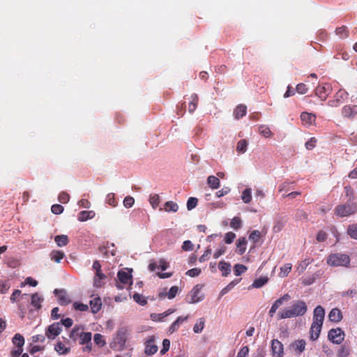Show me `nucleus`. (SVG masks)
<instances>
[{
	"mask_svg": "<svg viewBox=\"0 0 357 357\" xmlns=\"http://www.w3.org/2000/svg\"><path fill=\"white\" fill-rule=\"evenodd\" d=\"M307 310V306L303 301H296L290 307L279 312L278 319H284L304 315Z\"/></svg>",
	"mask_w": 357,
	"mask_h": 357,
	"instance_id": "nucleus-1",
	"label": "nucleus"
},
{
	"mask_svg": "<svg viewBox=\"0 0 357 357\" xmlns=\"http://www.w3.org/2000/svg\"><path fill=\"white\" fill-rule=\"evenodd\" d=\"M326 262L331 266H348L350 263V258L346 254L334 253L328 257Z\"/></svg>",
	"mask_w": 357,
	"mask_h": 357,
	"instance_id": "nucleus-2",
	"label": "nucleus"
},
{
	"mask_svg": "<svg viewBox=\"0 0 357 357\" xmlns=\"http://www.w3.org/2000/svg\"><path fill=\"white\" fill-rule=\"evenodd\" d=\"M357 211L356 203H345L337 205L334 209V213L338 217L344 218L354 214Z\"/></svg>",
	"mask_w": 357,
	"mask_h": 357,
	"instance_id": "nucleus-3",
	"label": "nucleus"
},
{
	"mask_svg": "<svg viewBox=\"0 0 357 357\" xmlns=\"http://www.w3.org/2000/svg\"><path fill=\"white\" fill-rule=\"evenodd\" d=\"M128 335V331L126 328H120L116 331V333L114 337L113 347L119 351L123 350L125 348Z\"/></svg>",
	"mask_w": 357,
	"mask_h": 357,
	"instance_id": "nucleus-4",
	"label": "nucleus"
},
{
	"mask_svg": "<svg viewBox=\"0 0 357 357\" xmlns=\"http://www.w3.org/2000/svg\"><path fill=\"white\" fill-rule=\"evenodd\" d=\"M202 286L199 284L195 285L190 292L186 296V302L188 303H196L202 301L204 295L202 293Z\"/></svg>",
	"mask_w": 357,
	"mask_h": 357,
	"instance_id": "nucleus-5",
	"label": "nucleus"
},
{
	"mask_svg": "<svg viewBox=\"0 0 357 357\" xmlns=\"http://www.w3.org/2000/svg\"><path fill=\"white\" fill-rule=\"evenodd\" d=\"M348 93L344 89H340L334 95L333 98L328 102V105L332 107H339L348 98Z\"/></svg>",
	"mask_w": 357,
	"mask_h": 357,
	"instance_id": "nucleus-6",
	"label": "nucleus"
},
{
	"mask_svg": "<svg viewBox=\"0 0 357 357\" xmlns=\"http://www.w3.org/2000/svg\"><path fill=\"white\" fill-rule=\"evenodd\" d=\"M328 338L333 343L340 344L344 338V333L340 328H333L328 331Z\"/></svg>",
	"mask_w": 357,
	"mask_h": 357,
	"instance_id": "nucleus-7",
	"label": "nucleus"
},
{
	"mask_svg": "<svg viewBox=\"0 0 357 357\" xmlns=\"http://www.w3.org/2000/svg\"><path fill=\"white\" fill-rule=\"evenodd\" d=\"M325 317V310L321 305L317 306L313 311L312 324L322 326Z\"/></svg>",
	"mask_w": 357,
	"mask_h": 357,
	"instance_id": "nucleus-8",
	"label": "nucleus"
},
{
	"mask_svg": "<svg viewBox=\"0 0 357 357\" xmlns=\"http://www.w3.org/2000/svg\"><path fill=\"white\" fill-rule=\"evenodd\" d=\"M62 329L59 322L53 323L50 325L45 331V335L49 339H54L55 337L58 336Z\"/></svg>",
	"mask_w": 357,
	"mask_h": 357,
	"instance_id": "nucleus-9",
	"label": "nucleus"
},
{
	"mask_svg": "<svg viewBox=\"0 0 357 357\" xmlns=\"http://www.w3.org/2000/svg\"><path fill=\"white\" fill-rule=\"evenodd\" d=\"M341 114L344 118L349 119H354L355 116L357 115V105H344L342 109Z\"/></svg>",
	"mask_w": 357,
	"mask_h": 357,
	"instance_id": "nucleus-10",
	"label": "nucleus"
},
{
	"mask_svg": "<svg viewBox=\"0 0 357 357\" xmlns=\"http://www.w3.org/2000/svg\"><path fill=\"white\" fill-rule=\"evenodd\" d=\"M331 91V86L328 84L324 85L318 86L314 90L315 95L318 96L321 100H326L328 93Z\"/></svg>",
	"mask_w": 357,
	"mask_h": 357,
	"instance_id": "nucleus-11",
	"label": "nucleus"
},
{
	"mask_svg": "<svg viewBox=\"0 0 357 357\" xmlns=\"http://www.w3.org/2000/svg\"><path fill=\"white\" fill-rule=\"evenodd\" d=\"M144 344V352L146 355L151 356L157 352L158 347L155 344V338L153 336L150 337L149 339L145 342Z\"/></svg>",
	"mask_w": 357,
	"mask_h": 357,
	"instance_id": "nucleus-12",
	"label": "nucleus"
},
{
	"mask_svg": "<svg viewBox=\"0 0 357 357\" xmlns=\"http://www.w3.org/2000/svg\"><path fill=\"white\" fill-rule=\"evenodd\" d=\"M54 293L58 296V301L61 305H67L70 303V298L67 293L62 289H55Z\"/></svg>",
	"mask_w": 357,
	"mask_h": 357,
	"instance_id": "nucleus-13",
	"label": "nucleus"
},
{
	"mask_svg": "<svg viewBox=\"0 0 357 357\" xmlns=\"http://www.w3.org/2000/svg\"><path fill=\"white\" fill-rule=\"evenodd\" d=\"M271 349L273 355H277L278 357H282L283 355V344L278 340L274 339L272 340Z\"/></svg>",
	"mask_w": 357,
	"mask_h": 357,
	"instance_id": "nucleus-14",
	"label": "nucleus"
},
{
	"mask_svg": "<svg viewBox=\"0 0 357 357\" xmlns=\"http://www.w3.org/2000/svg\"><path fill=\"white\" fill-rule=\"evenodd\" d=\"M248 241L245 237H240L236 242V252L239 255H243L247 248Z\"/></svg>",
	"mask_w": 357,
	"mask_h": 357,
	"instance_id": "nucleus-15",
	"label": "nucleus"
},
{
	"mask_svg": "<svg viewBox=\"0 0 357 357\" xmlns=\"http://www.w3.org/2000/svg\"><path fill=\"white\" fill-rule=\"evenodd\" d=\"M189 318V316L187 315L185 317L180 316L178 317L176 321H174L169 327L168 332L169 333H173L175 331H178L180 325L183 324L185 321H187Z\"/></svg>",
	"mask_w": 357,
	"mask_h": 357,
	"instance_id": "nucleus-16",
	"label": "nucleus"
},
{
	"mask_svg": "<svg viewBox=\"0 0 357 357\" xmlns=\"http://www.w3.org/2000/svg\"><path fill=\"white\" fill-rule=\"evenodd\" d=\"M301 119L303 123L310 126L315 121L316 116L312 113L303 112L301 114Z\"/></svg>",
	"mask_w": 357,
	"mask_h": 357,
	"instance_id": "nucleus-17",
	"label": "nucleus"
},
{
	"mask_svg": "<svg viewBox=\"0 0 357 357\" xmlns=\"http://www.w3.org/2000/svg\"><path fill=\"white\" fill-rule=\"evenodd\" d=\"M89 303L91 312L93 314H96L100 310L102 307V301L99 296L95 297L93 299L91 300Z\"/></svg>",
	"mask_w": 357,
	"mask_h": 357,
	"instance_id": "nucleus-18",
	"label": "nucleus"
},
{
	"mask_svg": "<svg viewBox=\"0 0 357 357\" xmlns=\"http://www.w3.org/2000/svg\"><path fill=\"white\" fill-rule=\"evenodd\" d=\"M117 278L120 283L123 284L131 283L132 276L124 271H119Z\"/></svg>",
	"mask_w": 357,
	"mask_h": 357,
	"instance_id": "nucleus-19",
	"label": "nucleus"
},
{
	"mask_svg": "<svg viewBox=\"0 0 357 357\" xmlns=\"http://www.w3.org/2000/svg\"><path fill=\"white\" fill-rule=\"evenodd\" d=\"M247 107L245 105H238L234 110L233 114L236 119H240L246 114Z\"/></svg>",
	"mask_w": 357,
	"mask_h": 357,
	"instance_id": "nucleus-20",
	"label": "nucleus"
},
{
	"mask_svg": "<svg viewBox=\"0 0 357 357\" xmlns=\"http://www.w3.org/2000/svg\"><path fill=\"white\" fill-rule=\"evenodd\" d=\"M328 318L331 321L338 322L342 320V314L339 309L333 308L329 312Z\"/></svg>",
	"mask_w": 357,
	"mask_h": 357,
	"instance_id": "nucleus-21",
	"label": "nucleus"
},
{
	"mask_svg": "<svg viewBox=\"0 0 357 357\" xmlns=\"http://www.w3.org/2000/svg\"><path fill=\"white\" fill-rule=\"evenodd\" d=\"M43 301L42 298L38 293H35L31 296V305L36 310H39L41 307V303Z\"/></svg>",
	"mask_w": 357,
	"mask_h": 357,
	"instance_id": "nucleus-22",
	"label": "nucleus"
},
{
	"mask_svg": "<svg viewBox=\"0 0 357 357\" xmlns=\"http://www.w3.org/2000/svg\"><path fill=\"white\" fill-rule=\"evenodd\" d=\"M322 326L312 324L310 327V339L313 341L317 340L321 330Z\"/></svg>",
	"mask_w": 357,
	"mask_h": 357,
	"instance_id": "nucleus-23",
	"label": "nucleus"
},
{
	"mask_svg": "<svg viewBox=\"0 0 357 357\" xmlns=\"http://www.w3.org/2000/svg\"><path fill=\"white\" fill-rule=\"evenodd\" d=\"M291 347L294 350H295V351L298 352V354H301L305 350V341L303 340H296L291 344Z\"/></svg>",
	"mask_w": 357,
	"mask_h": 357,
	"instance_id": "nucleus-24",
	"label": "nucleus"
},
{
	"mask_svg": "<svg viewBox=\"0 0 357 357\" xmlns=\"http://www.w3.org/2000/svg\"><path fill=\"white\" fill-rule=\"evenodd\" d=\"M179 291V289L177 286H173L170 288L169 291L167 293H160L159 297L160 298H164L165 296H167L169 299H173L176 297L178 292Z\"/></svg>",
	"mask_w": 357,
	"mask_h": 357,
	"instance_id": "nucleus-25",
	"label": "nucleus"
},
{
	"mask_svg": "<svg viewBox=\"0 0 357 357\" xmlns=\"http://www.w3.org/2000/svg\"><path fill=\"white\" fill-rule=\"evenodd\" d=\"M207 184L212 189H218L220 186V181L218 177L209 176L207 178Z\"/></svg>",
	"mask_w": 357,
	"mask_h": 357,
	"instance_id": "nucleus-26",
	"label": "nucleus"
},
{
	"mask_svg": "<svg viewBox=\"0 0 357 357\" xmlns=\"http://www.w3.org/2000/svg\"><path fill=\"white\" fill-rule=\"evenodd\" d=\"M95 215L93 211H82L78 214V220L79 221H86L89 219H92Z\"/></svg>",
	"mask_w": 357,
	"mask_h": 357,
	"instance_id": "nucleus-27",
	"label": "nucleus"
},
{
	"mask_svg": "<svg viewBox=\"0 0 357 357\" xmlns=\"http://www.w3.org/2000/svg\"><path fill=\"white\" fill-rule=\"evenodd\" d=\"M199 102L198 96L193 93L190 96V102L188 105V111L190 113H192L197 108Z\"/></svg>",
	"mask_w": 357,
	"mask_h": 357,
	"instance_id": "nucleus-28",
	"label": "nucleus"
},
{
	"mask_svg": "<svg viewBox=\"0 0 357 357\" xmlns=\"http://www.w3.org/2000/svg\"><path fill=\"white\" fill-rule=\"evenodd\" d=\"M64 256V252L61 250H53L50 253L51 259L56 263H59Z\"/></svg>",
	"mask_w": 357,
	"mask_h": 357,
	"instance_id": "nucleus-29",
	"label": "nucleus"
},
{
	"mask_svg": "<svg viewBox=\"0 0 357 357\" xmlns=\"http://www.w3.org/2000/svg\"><path fill=\"white\" fill-rule=\"evenodd\" d=\"M54 241L59 247H63L66 245L68 242V237L67 235H57L54 238Z\"/></svg>",
	"mask_w": 357,
	"mask_h": 357,
	"instance_id": "nucleus-30",
	"label": "nucleus"
},
{
	"mask_svg": "<svg viewBox=\"0 0 357 357\" xmlns=\"http://www.w3.org/2000/svg\"><path fill=\"white\" fill-rule=\"evenodd\" d=\"M219 269L222 271V275L227 276L231 271V266L229 263L221 261L218 265Z\"/></svg>",
	"mask_w": 357,
	"mask_h": 357,
	"instance_id": "nucleus-31",
	"label": "nucleus"
},
{
	"mask_svg": "<svg viewBox=\"0 0 357 357\" xmlns=\"http://www.w3.org/2000/svg\"><path fill=\"white\" fill-rule=\"evenodd\" d=\"M335 33L340 38H347L349 36V30L346 26H342L335 29Z\"/></svg>",
	"mask_w": 357,
	"mask_h": 357,
	"instance_id": "nucleus-32",
	"label": "nucleus"
},
{
	"mask_svg": "<svg viewBox=\"0 0 357 357\" xmlns=\"http://www.w3.org/2000/svg\"><path fill=\"white\" fill-rule=\"evenodd\" d=\"M205 325L204 318H199L193 327V331L195 333H200L203 331Z\"/></svg>",
	"mask_w": 357,
	"mask_h": 357,
	"instance_id": "nucleus-33",
	"label": "nucleus"
},
{
	"mask_svg": "<svg viewBox=\"0 0 357 357\" xmlns=\"http://www.w3.org/2000/svg\"><path fill=\"white\" fill-rule=\"evenodd\" d=\"M13 343L17 347L22 348L24 344V338L21 334L16 333L13 338Z\"/></svg>",
	"mask_w": 357,
	"mask_h": 357,
	"instance_id": "nucleus-34",
	"label": "nucleus"
},
{
	"mask_svg": "<svg viewBox=\"0 0 357 357\" xmlns=\"http://www.w3.org/2000/svg\"><path fill=\"white\" fill-rule=\"evenodd\" d=\"M290 299L291 296L289 294H285L284 295L277 299L273 304V305L278 309V307H280L284 303V302H287Z\"/></svg>",
	"mask_w": 357,
	"mask_h": 357,
	"instance_id": "nucleus-35",
	"label": "nucleus"
},
{
	"mask_svg": "<svg viewBox=\"0 0 357 357\" xmlns=\"http://www.w3.org/2000/svg\"><path fill=\"white\" fill-rule=\"evenodd\" d=\"M292 268V265L290 263H287L282 267H280V271L279 273V276L281 278H284L287 276L289 273Z\"/></svg>",
	"mask_w": 357,
	"mask_h": 357,
	"instance_id": "nucleus-36",
	"label": "nucleus"
},
{
	"mask_svg": "<svg viewBox=\"0 0 357 357\" xmlns=\"http://www.w3.org/2000/svg\"><path fill=\"white\" fill-rule=\"evenodd\" d=\"M80 344H89L91 340V333L90 332H81L79 334Z\"/></svg>",
	"mask_w": 357,
	"mask_h": 357,
	"instance_id": "nucleus-37",
	"label": "nucleus"
},
{
	"mask_svg": "<svg viewBox=\"0 0 357 357\" xmlns=\"http://www.w3.org/2000/svg\"><path fill=\"white\" fill-rule=\"evenodd\" d=\"M241 199L245 204H248L251 202L252 192L250 188H246L242 192Z\"/></svg>",
	"mask_w": 357,
	"mask_h": 357,
	"instance_id": "nucleus-38",
	"label": "nucleus"
},
{
	"mask_svg": "<svg viewBox=\"0 0 357 357\" xmlns=\"http://www.w3.org/2000/svg\"><path fill=\"white\" fill-rule=\"evenodd\" d=\"M54 349L59 354H66L70 351V348L66 347L65 345L61 342H58L55 345Z\"/></svg>",
	"mask_w": 357,
	"mask_h": 357,
	"instance_id": "nucleus-39",
	"label": "nucleus"
},
{
	"mask_svg": "<svg viewBox=\"0 0 357 357\" xmlns=\"http://www.w3.org/2000/svg\"><path fill=\"white\" fill-rule=\"evenodd\" d=\"M93 268L95 270V275L94 276H98L102 278H106V275L102 273L101 271V265L99 263L98 261H95L93 264Z\"/></svg>",
	"mask_w": 357,
	"mask_h": 357,
	"instance_id": "nucleus-40",
	"label": "nucleus"
},
{
	"mask_svg": "<svg viewBox=\"0 0 357 357\" xmlns=\"http://www.w3.org/2000/svg\"><path fill=\"white\" fill-rule=\"evenodd\" d=\"M230 226L235 230L239 229L242 227V220L239 217H234L231 219Z\"/></svg>",
	"mask_w": 357,
	"mask_h": 357,
	"instance_id": "nucleus-41",
	"label": "nucleus"
},
{
	"mask_svg": "<svg viewBox=\"0 0 357 357\" xmlns=\"http://www.w3.org/2000/svg\"><path fill=\"white\" fill-rule=\"evenodd\" d=\"M247 146V141L245 139H241L237 143L236 151L239 153H243L246 151Z\"/></svg>",
	"mask_w": 357,
	"mask_h": 357,
	"instance_id": "nucleus-42",
	"label": "nucleus"
},
{
	"mask_svg": "<svg viewBox=\"0 0 357 357\" xmlns=\"http://www.w3.org/2000/svg\"><path fill=\"white\" fill-rule=\"evenodd\" d=\"M165 209L166 211L176 212L178 209V206L176 203L169 201L165 203Z\"/></svg>",
	"mask_w": 357,
	"mask_h": 357,
	"instance_id": "nucleus-43",
	"label": "nucleus"
},
{
	"mask_svg": "<svg viewBox=\"0 0 357 357\" xmlns=\"http://www.w3.org/2000/svg\"><path fill=\"white\" fill-rule=\"evenodd\" d=\"M347 234L351 238L357 239V224H353L348 226Z\"/></svg>",
	"mask_w": 357,
	"mask_h": 357,
	"instance_id": "nucleus-44",
	"label": "nucleus"
},
{
	"mask_svg": "<svg viewBox=\"0 0 357 357\" xmlns=\"http://www.w3.org/2000/svg\"><path fill=\"white\" fill-rule=\"evenodd\" d=\"M259 132L261 135L266 138L271 137L273 135L271 130L266 126H260L259 128Z\"/></svg>",
	"mask_w": 357,
	"mask_h": 357,
	"instance_id": "nucleus-45",
	"label": "nucleus"
},
{
	"mask_svg": "<svg viewBox=\"0 0 357 357\" xmlns=\"http://www.w3.org/2000/svg\"><path fill=\"white\" fill-rule=\"evenodd\" d=\"M94 342L100 347H102L106 344V342L103 339V336L100 333H96L93 337Z\"/></svg>",
	"mask_w": 357,
	"mask_h": 357,
	"instance_id": "nucleus-46",
	"label": "nucleus"
},
{
	"mask_svg": "<svg viewBox=\"0 0 357 357\" xmlns=\"http://www.w3.org/2000/svg\"><path fill=\"white\" fill-rule=\"evenodd\" d=\"M268 282V278L266 277L259 278L254 281L252 286L255 288H260L263 287Z\"/></svg>",
	"mask_w": 357,
	"mask_h": 357,
	"instance_id": "nucleus-47",
	"label": "nucleus"
},
{
	"mask_svg": "<svg viewBox=\"0 0 357 357\" xmlns=\"http://www.w3.org/2000/svg\"><path fill=\"white\" fill-rule=\"evenodd\" d=\"M106 202L112 207H115L118 204L114 193H109L106 197Z\"/></svg>",
	"mask_w": 357,
	"mask_h": 357,
	"instance_id": "nucleus-48",
	"label": "nucleus"
},
{
	"mask_svg": "<svg viewBox=\"0 0 357 357\" xmlns=\"http://www.w3.org/2000/svg\"><path fill=\"white\" fill-rule=\"evenodd\" d=\"M261 238V232L259 230L252 231L249 236V239L254 243H257L259 241Z\"/></svg>",
	"mask_w": 357,
	"mask_h": 357,
	"instance_id": "nucleus-49",
	"label": "nucleus"
},
{
	"mask_svg": "<svg viewBox=\"0 0 357 357\" xmlns=\"http://www.w3.org/2000/svg\"><path fill=\"white\" fill-rule=\"evenodd\" d=\"M239 280H235L229 283L225 288H223L220 292V295L223 296L224 294L229 292L238 282Z\"/></svg>",
	"mask_w": 357,
	"mask_h": 357,
	"instance_id": "nucleus-50",
	"label": "nucleus"
},
{
	"mask_svg": "<svg viewBox=\"0 0 357 357\" xmlns=\"http://www.w3.org/2000/svg\"><path fill=\"white\" fill-rule=\"evenodd\" d=\"M133 300L141 305H145L147 303L146 299L143 296L137 293H135L133 295Z\"/></svg>",
	"mask_w": 357,
	"mask_h": 357,
	"instance_id": "nucleus-51",
	"label": "nucleus"
},
{
	"mask_svg": "<svg viewBox=\"0 0 357 357\" xmlns=\"http://www.w3.org/2000/svg\"><path fill=\"white\" fill-rule=\"evenodd\" d=\"M247 271V267L243 264H236L234 266V273L236 275H241Z\"/></svg>",
	"mask_w": 357,
	"mask_h": 357,
	"instance_id": "nucleus-52",
	"label": "nucleus"
},
{
	"mask_svg": "<svg viewBox=\"0 0 357 357\" xmlns=\"http://www.w3.org/2000/svg\"><path fill=\"white\" fill-rule=\"evenodd\" d=\"M198 203V199L195 197H190L187 202V208L190 211L195 208Z\"/></svg>",
	"mask_w": 357,
	"mask_h": 357,
	"instance_id": "nucleus-53",
	"label": "nucleus"
},
{
	"mask_svg": "<svg viewBox=\"0 0 357 357\" xmlns=\"http://www.w3.org/2000/svg\"><path fill=\"white\" fill-rule=\"evenodd\" d=\"M236 238V234L234 232L229 231L225 234L224 241L227 244L231 243Z\"/></svg>",
	"mask_w": 357,
	"mask_h": 357,
	"instance_id": "nucleus-54",
	"label": "nucleus"
},
{
	"mask_svg": "<svg viewBox=\"0 0 357 357\" xmlns=\"http://www.w3.org/2000/svg\"><path fill=\"white\" fill-rule=\"evenodd\" d=\"M150 204L153 208H155L160 203V197L158 195H151L149 199Z\"/></svg>",
	"mask_w": 357,
	"mask_h": 357,
	"instance_id": "nucleus-55",
	"label": "nucleus"
},
{
	"mask_svg": "<svg viewBox=\"0 0 357 357\" xmlns=\"http://www.w3.org/2000/svg\"><path fill=\"white\" fill-rule=\"evenodd\" d=\"M106 278H102L98 276H94L93 278V286L96 288L102 287L104 285L103 280Z\"/></svg>",
	"mask_w": 357,
	"mask_h": 357,
	"instance_id": "nucleus-56",
	"label": "nucleus"
},
{
	"mask_svg": "<svg viewBox=\"0 0 357 357\" xmlns=\"http://www.w3.org/2000/svg\"><path fill=\"white\" fill-rule=\"evenodd\" d=\"M58 199L61 203L66 204L70 199V195L67 192H62L59 194Z\"/></svg>",
	"mask_w": 357,
	"mask_h": 357,
	"instance_id": "nucleus-57",
	"label": "nucleus"
},
{
	"mask_svg": "<svg viewBox=\"0 0 357 357\" xmlns=\"http://www.w3.org/2000/svg\"><path fill=\"white\" fill-rule=\"evenodd\" d=\"M135 199L131 196H127L123 199V205L126 208H130L133 206Z\"/></svg>",
	"mask_w": 357,
	"mask_h": 357,
	"instance_id": "nucleus-58",
	"label": "nucleus"
},
{
	"mask_svg": "<svg viewBox=\"0 0 357 357\" xmlns=\"http://www.w3.org/2000/svg\"><path fill=\"white\" fill-rule=\"evenodd\" d=\"M73 307L75 310L82 311V312L86 311L89 309V307L86 304H84V303H78V302H75L73 303Z\"/></svg>",
	"mask_w": 357,
	"mask_h": 357,
	"instance_id": "nucleus-59",
	"label": "nucleus"
},
{
	"mask_svg": "<svg viewBox=\"0 0 357 357\" xmlns=\"http://www.w3.org/2000/svg\"><path fill=\"white\" fill-rule=\"evenodd\" d=\"M296 90L300 94H305L307 92L308 88L305 84L300 83L296 85Z\"/></svg>",
	"mask_w": 357,
	"mask_h": 357,
	"instance_id": "nucleus-60",
	"label": "nucleus"
},
{
	"mask_svg": "<svg viewBox=\"0 0 357 357\" xmlns=\"http://www.w3.org/2000/svg\"><path fill=\"white\" fill-rule=\"evenodd\" d=\"M63 207L60 204H54L51 207V211L54 214L59 215L63 213Z\"/></svg>",
	"mask_w": 357,
	"mask_h": 357,
	"instance_id": "nucleus-61",
	"label": "nucleus"
},
{
	"mask_svg": "<svg viewBox=\"0 0 357 357\" xmlns=\"http://www.w3.org/2000/svg\"><path fill=\"white\" fill-rule=\"evenodd\" d=\"M10 288V284L8 281L0 280V293H6Z\"/></svg>",
	"mask_w": 357,
	"mask_h": 357,
	"instance_id": "nucleus-62",
	"label": "nucleus"
},
{
	"mask_svg": "<svg viewBox=\"0 0 357 357\" xmlns=\"http://www.w3.org/2000/svg\"><path fill=\"white\" fill-rule=\"evenodd\" d=\"M202 271L199 268H194L188 270L185 274L190 277H196L201 273Z\"/></svg>",
	"mask_w": 357,
	"mask_h": 357,
	"instance_id": "nucleus-63",
	"label": "nucleus"
},
{
	"mask_svg": "<svg viewBox=\"0 0 357 357\" xmlns=\"http://www.w3.org/2000/svg\"><path fill=\"white\" fill-rule=\"evenodd\" d=\"M249 353V348L248 346L243 347L238 351L236 357H247Z\"/></svg>",
	"mask_w": 357,
	"mask_h": 357,
	"instance_id": "nucleus-64",
	"label": "nucleus"
}]
</instances>
